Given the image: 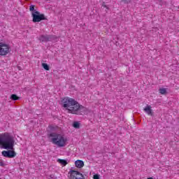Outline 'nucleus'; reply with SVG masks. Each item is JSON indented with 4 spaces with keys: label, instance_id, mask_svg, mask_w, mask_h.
I'll return each instance as SVG.
<instances>
[{
    "label": "nucleus",
    "instance_id": "1",
    "mask_svg": "<svg viewBox=\"0 0 179 179\" xmlns=\"http://www.w3.org/2000/svg\"><path fill=\"white\" fill-rule=\"evenodd\" d=\"M62 106L69 113L71 114H82L85 111L86 108L83 106L80 105L75 99L69 97H65L62 101Z\"/></svg>",
    "mask_w": 179,
    "mask_h": 179
},
{
    "label": "nucleus",
    "instance_id": "2",
    "mask_svg": "<svg viewBox=\"0 0 179 179\" xmlns=\"http://www.w3.org/2000/svg\"><path fill=\"white\" fill-rule=\"evenodd\" d=\"M48 138L50 139L52 143L57 146V148H65L68 142V138L64 135L55 132L48 134Z\"/></svg>",
    "mask_w": 179,
    "mask_h": 179
},
{
    "label": "nucleus",
    "instance_id": "3",
    "mask_svg": "<svg viewBox=\"0 0 179 179\" xmlns=\"http://www.w3.org/2000/svg\"><path fill=\"white\" fill-rule=\"evenodd\" d=\"M0 145H2L4 149L13 150L15 139L9 133L0 134Z\"/></svg>",
    "mask_w": 179,
    "mask_h": 179
},
{
    "label": "nucleus",
    "instance_id": "4",
    "mask_svg": "<svg viewBox=\"0 0 179 179\" xmlns=\"http://www.w3.org/2000/svg\"><path fill=\"white\" fill-rule=\"evenodd\" d=\"M32 17L34 23L37 22H41V20H47L45 15L44 14H41L40 12L35 10L32 13Z\"/></svg>",
    "mask_w": 179,
    "mask_h": 179
},
{
    "label": "nucleus",
    "instance_id": "5",
    "mask_svg": "<svg viewBox=\"0 0 179 179\" xmlns=\"http://www.w3.org/2000/svg\"><path fill=\"white\" fill-rule=\"evenodd\" d=\"M9 50H10L9 45L3 42H0V55L1 57L8 55V54H9Z\"/></svg>",
    "mask_w": 179,
    "mask_h": 179
},
{
    "label": "nucleus",
    "instance_id": "6",
    "mask_svg": "<svg viewBox=\"0 0 179 179\" xmlns=\"http://www.w3.org/2000/svg\"><path fill=\"white\" fill-rule=\"evenodd\" d=\"M70 179H83V174L78 171L71 170L69 172Z\"/></svg>",
    "mask_w": 179,
    "mask_h": 179
},
{
    "label": "nucleus",
    "instance_id": "7",
    "mask_svg": "<svg viewBox=\"0 0 179 179\" xmlns=\"http://www.w3.org/2000/svg\"><path fill=\"white\" fill-rule=\"evenodd\" d=\"M54 38V36L52 35H41L38 40L41 41V43H47L48 41H51Z\"/></svg>",
    "mask_w": 179,
    "mask_h": 179
},
{
    "label": "nucleus",
    "instance_id": "8",
    "mask_svg": "<svg viewBox=\"0 0 179 179\" xmlns=\"http://www.w3.org/2000/svg\"><path fill=\"white\" fill-rule=\"evenodd\" d=\"M1 154L4 157H8V159H13V157H16V152L13 150H3Z\"/></svg>",
    "mask_w": 179,
    "mask_h": 179
},
{
    "label": "nucleus",
    "instance_id": "9",
    "mask_svg": "<svg viewBox=\"0 0 179 179\" xmlns=\"http://www.w3.org/2000/svg\"><path fill=\"white\" fill-rule=\"evenodd\" d=\"M75 166L78 169H82V167L85 166V162H83L82 160H77L75 162Z\"/></svg>",
    "mask_w": 179,
    "mask_h": 179
},
{
    "label": "nucleus",
    "instance_id": "10",
    "mask_svg": "<svg viewBox=\"0 0 179 179\" xmlns=\"http://www.w3.org/2000/svg\"><path fill=\"white\" fill-rule=\"evenodd\" d=\"M152 107H150V106H147L145 108H144V111L146 112V113L148 115H153V113L152 112Z\"/></svg>",
    "mask_w": 179,
    "mask_h": 179
},
{
    "label": "nucleus",
    "instance_id": "11",
    "mask_svg": "<svg viewBox=\"0 0 179 179\" xmlns=\"http://www.w3.org/2000/svg\"><path fill=\"white\" fill-rule=\"evenodd\" d=\"M57 162H58L60 164H62V166H66V164H68V162H67L66 160H65V159H57Z\"/></svg>",
    "mask_w": 179,
    "mask_h": 179
},
{
    "label": "nucleus",
    "instance_id": "12",
    "mask_svg": "<svg viewBox=\"0 0 179 179\" xmlns=\"http://www.w3.org/2000/svg\"><path fill=\"white\" fill-rule=\"evenodd\" d=\"M73 128L78 129V128H80V123H79V122H74L73 124Z\"/></svg>",
    "mask_w": 179,
    "mask_h": 179
},
{
    "label": "nucleus",
    "instance_id": "13",
    "mask_svg": "<svg viewBox=\"0 0 179 179\" xmlns=\"http://www.w3.org/2000/svg\"><path fill=\"white\" fill-rule=\"evenodd\" d=\"M10 99L11 100H14V101H16V100H19V96H17V95L16 94H12L10 96Z\"/></svg>",
    "mask_w": 179,
    "mask_h": 179
},
{
    "label": "nucleus",
    "instance_id": "14",
    "mask_svg": "<svg viewBox=\"0 0 179 179\" xmlns=\"http://www.w3.org/2000/svg\"><path fill=\"white\" fill-rule=\"evenodd\" d=\"M159 93L161 94H166V93H167V90L166 88H160Z\"/></svg>",
    "mask_w": 179,
    "mask_h": 179
},
{
    "label": "nucleus",
    "instance_id": "15",
    "mask_svg": "<svg viewBox=\"0 0 179 179\" xmlns=\"http://www.w3.org/2000/svg\"><path fill=\"white\" fill-rule=\"evenodd\" d=\"M42 66L45 69V71H50V66H48V64L43 63Z\"/></svg>",
    "mask_w": 179,
    "mask_h": 179
},
{
    "label": "nucleus",
    "instance_id": "16",
    "mask_svg": "<svg viewBox=\"0 0 179 179\" xmlns=\"http://www.w3.org/2000/svg\"><path fill=\"white\" fill-rule=\"evenodd\" d=\"M29 10H30V12H35L36 11V10H34V5H31L29 6Z\"/></svg>",
    "mask_w": 179,
    "mask_h": 179
},
{
    "label": "nucleus",
    "instance_id": "17",
    "mask_svg": "<svg viewBox=\"0 0 179 179\" xmlns=\"http://www.w3.org/2000/svg\"><path fill=\"white\" fill-rule=\"evenodd\" d=\"M0 166L1 167H3V166H5V163H3V161L2 159H0Z\"/></svg>",
    "mask_w": 179,
    "mask_h": 179
},
{
    "label": "nucleus",
    "instance_id": "18",
    "mask_svg": "<svg viewBox=\"0 0 179 179\" xmlns=\"http://www.w3.org/2000/svg\"><path fill=\"white\" fill-rule=\"evenodd\" d=\"M94 179H100V176L99 175H94V177H93Z\"/></svg>",
    "mask_w": 179,
    "mask_h": 179
},
{
    "label": "nucleus",
    "instance_id": "19",
    "mask_svg": "<svg viewBox=\"0 0 179 179\" xmlns=\"http://www.w3.org/2000/svg\"><path fill=\"white\" fill-rule=\"evenodd\" d=\"M122 2H124V3H128V2H131V0H122Z\"/></svg>",
    "mask_w": 179,
    "mask_h": 179
},
{
    "label": "nucleus",
    "instance_id": "20",
    "mask_svg": "<svg viewBox=\"0 0 179 179\" xmlns=\"http://www.w3.org/2000/svg\"><path fill=\"white\" fill-rule=\"evenodd\" d=\"M102 6H103V8H106V9H108V7L106 5L105 3H102Z\"/></svg>",
    "mask_w": 179,
    "mask_h": 179
},
{
    "label": "nucleus",
    "instance_id": "21",
    "mask_svg": "<svg viewBox=\"0 0 179 179\" xmlns=\"http://www.w3.org/2000/svg\"><path fill=\"white\" fill-rule=\"evenodd\" d=\"M52 178H54V176L50 175V178H49V179H52Z\"/></svg>",
    "mask_w": 179,
    "mask_h": 179
},
{
    "label": "nucleus",
    "instance_id": "22",
    "mask_svg": "<svg viewBox=\"0 0 179 179\" xmlns=\"http://www.w3.org/2000/svg\"><path fill=\"white\" fill-rule=\"evenodd\" d=\"M148 179H153V178H148Z\"/></svg>",
    "mask_w": 179,
    "mask_h": 179
},
{
    "label": "nucleus",
    "instance_id": "23",
    "mask_svg": "<svg viewBox=\"0 0 179 179\" xmlns=\"http://www.w3.org/2000/svg\"><path fill=\"white\" fill-rule=\"evenodd\" d=\"M26 1H29V0H26Z\"/></svg>",
    "mask_w": 179,
    "mask_h": 179
}]
</instances>
